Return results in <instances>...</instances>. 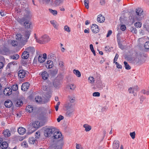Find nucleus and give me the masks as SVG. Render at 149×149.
I'll list each match as a JSON object with an SVG mask.
<instances>
[{
    "label": "nucleus",
    "instance_id": "obj_1",
    "mask_svg": "<svg viewBox=\"0 0 149 149\" xmlns=\"http://www.w3.org/2000/svg\"><path fill=\"white\" fill-rule=\"evenodd\" d=\"M136 19L140 21L144 18L143 10L141 8H138L136 10Z\"/></svg>",
    "mask_w": 149,
    "mask_h": 149
},
{
    "label": "nucleus",
    "instance_id": "obj_8",
    "mask_svg": "<svg viewBox=\"0 0 149 149\" xmlns=\"http://www.w3.org/2000/svg\"><path fill=\"white\" fill-rule=\"evenodd\" d=\"M95 84L96 86L100 89H102L105 86V84L100 79L96 81Z\"/></svg>",
    "mask_w": 149,
    "mask_h": 149
},
{
    "label": "nucleus",
    "instance_id": "obj_3",
    "mask_svg": "<svg viewBox=\"0 0 149 149\" xmlns=\"http://www.w3.org/2000/svg\"><path fill=\"white\" fill-rule=\"evenodd\" d=\"M36 41L40 44H44L48 42L50 40V38L47 35H44L41 37L39 39H38L36 37H35Z\"/></svg>",
    "mask_w": 149,
    "mask_h": 149
},
{
    "label": "nucleus",
    "instance_id": "obj_45",
    "mask_svg": "<svg viewBox=\"0 0 149 149\" xmlns=\"http://www.w3.org/2000/svg\"><path fill=\"white\" fill-rule=\"evenodd\" d=\"M72 106V104L69 103L65 104L64 105L65 107L67 110L71 109V107Z\"/></svg>",
    "mask_w": 149,
    "mask_h": 149
},
{
    "label": "nucleus",
    "instance_id": "obj_56",
    "mask_svg": "<svg viewBox=\"0 0 149 149\" xmlns=\"http://www.w3.org/2000/svg\"><path fill=\"white\" fill-rule=\"evenodd\" d=\"M64 29L65 31L69 32L70 31V28L67 25L65 26L64 27Z\"/></svg>",
    "mask_w": 149,
    "mask_h": 149
},
{
    "label": "nucleus",
    "instance_id": "obj_42",
    "mask_svg": "<svg viewBox=\"0 0 149 149\" xmlns=\"http://www.w3.org/2000/svg\"><path fill=\"white\" fill-rule=\"evenodd\" d=\"M23 104V102L21 100H17L16 103V106L17 107H19Z\"/></svg>",
    "mask_w": 149,
    "mask_h": 149
},
{
    "label": "nucleus",
    "instance_id": "obj_32",
    "mask_svg": "<svg viewBox=\"0 0 149 149\" xmlns=\"http://www.w3.org/2000/svg\"><path fill=\"white\" fill-rule=\"evenodd\" d=\"M17 64L16 63H15L14 62H12L9 63L7 65L6 68L7 69H10L12 68H13L14 66L15 65H16Z\"/></svg>",
    "mask_w": 149,
    "mask_h": 149
},
{
    "label": "nucleus",
    "instance_id": "obj_51",
    "mask_svg": "<svg viewBox=\"0 0 149 149\" xmlns=\"http://www.w3.org/2000/svg\"><path fill=\"white\" fill-rule=\"evenodd\" d=\"M11 44L12 45L14 46H16L18 45V42L17 41L15 40H13L12 41Z\"/></svg>",
    "mask_w": 149,
    "mask_h": 149
},
{
    "label": "nucleus",
    "instance_id": "obj_35",
    "mask_svg": "<svg viewBox=\"0 0 149 149\" xmlns=\"http://www.w3.org/2000/svg\"><path fill=\"white\" fill-rule=\"evenodd\" d=\"M50 22L51 24L53 26L54 28L56 29L58 28V24L54 20H51Z\"/></svg>",
    "mask_w": 149,
    "mask_h": 149
},
{
    "label": "nucleus",
    "instance_id": "obj_40",
    "mask_svg": "<svg viewBox=\"0 0 149 149\" xmlns=\"http://www.w3.org/2000/svg\"><path fill=\"white\" fill-rule=\"evenodd\" d=\"M142 25V23L140 22H137L134 24V25L135 27L137 28H140Z\"/></svg>",
    "mask_w": 149,
    "mask_h": 149
},
{
    "label": "nucleus",
    "instance_id": "obj_9",
    "mask_svg": "<svg viewBox=\"0 0 149 149\" xmlns=\"http://www.w3.org/2000/svg\"><path fill=\"white\" fill-rule=\"evenodd\" d=\"M16 39L20 41L21 45L22 46L25 45H24V41L23 37H22L21 35L19 33H17L16 35Z\"/></svg>",
    "mask_w": 149,
    "mask_h": 149
},
{
    "label": "nucleus",
    "instance_id": "obj_15",
    "mask_svg": "<svg viewBox=\"0 0 149 149\" xmlns=\"http://www.w3.org/2000/svg\"><path fill=\"white\" fill-rule=\"evenodd\" d=\"M53 85L54 87L57 88H58L61 87V82L59 80L56 79L53 83Z\"/></svg>",
    "mask_w": 149,
    "mask_h": 149
},
{
    "label": "nucleus",
    "instance_id": "obj_10",
    "mask_svg": "<svg viewBox=\"0 0 149 149\" xmlns=\"http://www.w3.org/2000/svg\"><path fill=\"white\" fill-rule=\"evenodd\" d=\"M136 57V56L128 55L126 56V58L130 63H134V62H135V60Z\"/></svg>",
    "mask_w": 149,
    "mask_h": 149
},
{
    "label": "nucleus",
    "instance_id": "obj_47",
    "mask_svg": "<svg viewBox=\"0 0 149 149\" xmlns=\"http://www.w3.org/2000/svg\"><path fill=\"white\" fill-rule=\"evenodd\" d=\"M12 90L13 91H16L18 89V86L17 84L13 85L12 87Z\"/></svg>",
    "mask_w": 149,
    "mask_h": 149
},
{
    "label": "nucleus",
    "instance_id": "obj_19",
    "mask_svg": "<svg viewBox=\"0 0 149 149\" xmlns=\"http://www.w3.org/2000/svg\"><path fill=\"white\" fill-rule=\"evenodd\" d=\"M25 50H26L29 54H33L35 51L34 48L32 47H29L27 48Z\"/></svg>",
    "mask_w": 149,
    "mask_h": 149
},
{
    "label": "nucleus",
    "instance_id": "obj_41",
    "mask_svg": "<svg viewBox=\"0 0 149 149\" xmlns=\"http://www.w3.org/2000/svg\"><path fill=\"white\" fill-rule=\"evenodd\" d=\"M95 80L94 78L90 76L88 78V82L91 84H93L94 83Z\"/></svg>",
    "mask_w": 149,
    "mask_h": 149
},
{
    "label": "nucleus",
    "instance_id": "obj_25",
    "mask_svg": "<svg viewBox=\"0 0 149 149\" xmlns=\"http://www.w3.org/2000/svg\"><path fill=\"white\" fill-rule=\"evenodd\" d=\"M5 106L7 108H10L12 105V102L10 100H6L4 103Z\"/></svg>",
    "mask_w": 149,
    "mask_h": 149
},
{
    "label": "nucleus",
    "instance_id": "obj_20",
    "mask_svg": "<svg viewBox=\"0 0 149 149\" xmlns=\"http://www.w3.org/2000/svg\"><path fill=\"white\" fill-rule=\"evenodd\" d=\"M29 53L26 50L24 51L22 54V57L23 59H27L29 56Z\"/></svg>",
    "mask_w": 149,
    "mask_h": 149
},
{
    "label": "nucleus",
    "instance_id": "obj_37",
    "mask_svg": "<svg viewBox=\"0 0 149 149\" xmlns=\"http://www.w3.org/2000/svg\"><path fill=\"white\" fill-rule=\"evenodd\" d=\"M33 110V107L31 105H29L26 107V110L29 112H32Z\"/></svg>",
    "mask_w": 149,
    "mask_h": 149
},
{
    "label": "nucleus",
    "instance_id": "obj_4",
    "mask_svg": "<svg viewBox=\"0 0 149 149\" xmlns=\"http://www.w3.org/2000/svg\"><path fill=\"white\" fill-rule=\"evenodd\" d=\"M62 134L61 133L57 131L55 128V131L51 139L52 140L57 139L60 138Z\"/></svg>",
    "mask_w": 149,
    "mask_h": 149
},
{
    "label": "nucleus",
    "instance_id": "obj_31",
    "mask_svg": "<svg viewBox=\"0 0 149 149\" xmlns=\"http://www.w3.org/2000/svg\"><path fill=\"white\" fill-rule=\"evenodd\" d=\"M83 127L85 129V130L86 132L90 131L91 129V127L87 124H85L83 125Z\"/></svg>",
    "mask_w": 149,
    "mask_h": 149
},
{
    "label": "nucleus",
    "instance_id": "obj_7",
    "mask_svg": "<svg viewBox=\"0 0 149 149\" xmlns=\"http://www.w3.org/2000/svg\"><path fill=\"white\" fill-rule=\"evenodd\" d=\"M138 89L137 86H136L129 88L128 90L130 93H133L134 95L135 96L136 95V93L138 91Z\"/></svg>",
    "mask_w": 149,
    "mask_h": 149
},
{
    "label": "nucleus",
    "instance_id": "obj_62",
    "mask_svg": "<svg viewBox=\"0 0 149 149\" xmlns=\"http://www.w3.org/2000/svg\"><path fill=\"white\" fill-rule=\"evenodd\" d=\"M63 119V117L61 115H60L58 118H57V121L59 122L61 120Z\"/></svg>",
    "mask_w": 149,
    "mask_h": 149
},
{
    "label": "nucleus",
    "instance_id": "obj_52",
    "mask_svg": "<svg viewBox=\"0 0 149 149\" xmlns=\"http://www.w3.org/2000/svg\"><path fill=\"white\" fill-rule=\"evenodd\" d=\"M139 60L140 61H142V62L141 63H139V64H141L143 63L145 61V60L144 59V57L143 56V55H139Z\"/></svg>",
    "mask_w": 149,
    "mask_h": 149
},
{
    "label": "nucleus",
    "instance_id": "obj_34",
    "mask_svg": "<svg viewBox=\"0 0 149 149\" xmlns=\"http://www.w3.org/2000/svg\"><path fill=\"white\" fill-rule=\"evenodd\" d=\"M73 72L77 77H80L81 76L80 72L78 70H74Z\"/></svg>",
    "mask_w": 149,
    "mask_h": 149
},
{
    "label": "nucleus",
    "instance_id": "obj_26",
    "mask_svg": "<svg viewBox=\"0 0 149 149\" xmlns=\"http://www.w3.org/2000/svg\"><path fill=\"white\" fill-rule=\"evenodd\" d=\"M41 74L43 79L46 80L48 78V74L46 71H44L42 72Z\"/></svg>",
    "mask_w": 149,
    "mask_h": 149
},
{
    "label": "nucleus",
    "instance_id": "obj_50",
    "mask_svg": "<svg viewBox=\"0 0 149 149\" xmlns=\"http://www.w3.org/2000/svg\"><path fill=\"white\" fill-rule=\"evenodd\" d=\"M11 57L13 59L17 60L19 58V56L18 54H16L13 55Z\"/></svg>",
    "mask_w": 149,
    "mask_h": 149
},
{
    "label": "nucleus",
    "instance_id": "obj_28",
    "mask_svg": "<svg viewBox=\"0 0 149 149\" xmlns=\"http://www.w3.org/2000/svg\"><path fill=\"white\" fill-rule=\"evenodd\" d=\"M67 110V111L66 114L67 116H70L73 114V112L74 110L73 108Z\"/></svg>",
    "mask_w": 149,
    "mask_h": 149
},
{
    "label": "nucleus",
    "instance_id": "obj_61",
    "mask_svg": "<svg viewBox=\"0 0 149 149\" xmlns=\"http://www.w3.org/2000/svg\"><path fill=\"white\" fill-rule=\"evenodd\" d=\"M93 95L94 97H99L100 95V94L98 92H95L93 93Z\"/></svg>",
    "mask_w": 149,
    "mask_h": 149
},
{
    "label": "nucleus",
    "instance_id": "obj_29",
    "mask_svg": "<svg viewBox=\"0 0 149 149\" xmlns=\"http://www.w3.org/2000/svg\"><path fill=\"white\" fill-rule=\"evenodd\" d=\"M3 134L4 136L6 137H9L10 135V131L8 130L7 129L3 131Z\"/></svg>",
    "mask_w": 149,
    "mask_h": 149
},
{
    "label": "nucleus",
    "instance_id": "obj_22",
    "mask_svg": "<svg viewBox=\"0 0 149 149\" xmlns=\"http://www.w3.org/2000/svg\"><path fill=\"white\" fill-rule=\"evenodd\" d=\"M36 140L34 137H30L29 139V142L30 144L34 145L36 143Z\"/></svg>",
    "mask_w": 149,
    "mask_h": 149
},
{
    "label": "nucleus",
    "instance_id": "obj_64",
    "mask_svg": "<svg viewBox=\"0 0 149 149\" xmlns=\"http://www.w3.org/2000/svg\"><path fill=\"white\" fill-rule=\"evenodd\" d=\"M6 13L5 12H4L3 10H1L0 12V15L2 16H4L6 15Z\"/></svg>",
    "mask_w": 149,
    "mask_h": 149
},
{
    "label": "nucleus",
    "instance_id": "obj_48",
    "mask_svg": "<svg viewBox=\"0 0 149 149\" xmlns=\"http://www.w3.org/2000/svg\"><path fill=\"white\" fill-rule=\"evenodd\" d=\"M21 146L24 148H27L28 147V144L26 141H23L21 143Z\"/></svg>",
    "mask_w": 149,
    "mask_h": 149
},
{
    "label": "nucleus",
    "instance_id": "obj_39",
    "mask_svg": "<svg viewBox=\"0 0 149 149\" xmlns=\"http://www.w3.org/2000/svg\"><path fill=\"white\" fill-rule=\"evenodd\" d=\"M49 12L53 14L55 16L57 14V12L56 10H53L52 9H49Z\"/></svg>",
    "mask_w": 149,
    "mask_h": 149
},
{
    "label": "nucleus",
    "instance_id": "obj_24",
    "mask_svg": "<svg viewBox=\"0 0 149 149\" xmlns=\"http://www.w3.org/2000/svg\"><path fill=\"white\" fill-rule=\"evenodd\" d=\"M119 146V142L118 141H115L113 143V149H118Z\"/></svg>",
    "mask_w": 149,
    "mask_h": 149
},
{
    "label": "nucleus",
    "instance_id": "obj_12",
    "mask_svg": "<svg viewBox=\"0 0 149 149\" xmlns=\"http://www.w3.org/2000/svg\"><path fill=\"white\" fill-rule=\"evenodd\" d=\"M47 58V54L44 53L43 55H39L38 57V61L40 63L44 62Z\"/></svg>",
    "mask_w": 149,
    "mask_h": 149
},
{
    "label": "nucleus",
    "instance_id": "obj_2",
    "mask_svg": "<svg viewBox=\"0 0 149 149\" xmlns=\"http://www.w3.org/2000/svg\"><path fill=\"white\" fill-rule=\"evenodd\" d=\"M55 128L51 127L45 129L44 132V135L46 137L51 138L55 131Z\"/></svg>",
    "mask_w": 149,
    "mask_h": 149
},
{
    "label": "nucleus",
    "instance_id": "obj_46",
    "mask_svg": "<svg viewBox=\"0 0 149 149\" xmlns=\"http://www.w3.org/2000/svg\"><path fill=\"white\" fill-rule=\"evenodd\" d=\"M124 63L125 65V68L127 70H130L131 69V67L128 64V63L126 61L124 62Z\"/></svg>",
    "mask_w": 149,
    "mask_h": 149
},
{
    "label": "nucleus",
    "instance_id": "obj_43",
    "mask_svg": "<svg viewBox=\"0 0 149 149\" xmlns=\"http://www.w3.org/2000/svg\"><path fill=\"white\" fill-rule=\"evenodd\" d=\"M143 27L147 31L149 32V23H145L143 24Z\"/></svg>",
    "mask_w": 149,
    "mask_h": 149
},
{
    "label": "nucleus",
    "instance_id": "obj_23",
    "mask_svg": "<svg viewBox=\"0 0 149 149\" xmlns=\"http://www.w3.org/2000/svg\"><path fill=\"white\" fill-rule=\"evenodd\" d=\"M35 100L37 103L41 104L43 103L42 99L40 96H36L35 98Z\"/></svg>",
    "mask_w": 149,
    "mask_h": 149
},
{
    "label": "nucleus",
    "instance_id": "obj_5",
    "mask_svg": "<svg viewBox=\"0 0 149 149\" xmlns=\"http://www.w3.org/2000/svg\"><path fill=\"white\" fill-rule=\"evenodd\" d=\"M28 74V72L23 70H21L18 71V75L19 77L23 78L27 76Z\"/></svg>",
    "mask_w": 149,
    "mask_h": 149
},
{
    "label": "nucleus",
    "instance_id": "obj_13",
    "mask_svg": "<svg viewBox=\"0 0 149 149\" xmlns=\"http://www.w3.org/2000/svg\"><path fill=\"white\" fill-rule=\"evenodd\" d=\"M12 89L10 88H6L4 89L3 93L5 95H9L12 94Z\"/></svg>",
    "mask_w": 149,
    "mask_h": 149
},
{
    "label": "nucleus",
    "instance_id": "obj_63",
    "mask_svg": "<svg viewBox=\"0 0 149 149\" xmlns=\"http://www.w3.org/2000/svg\"><path fill=\"white\" fill-rule=\"evenodd\" d=\"M130 135L132 139H134L135 137V133L134 132H131Z\"/></svg>",
    "mask_w": 149,
    "mask_h": 149
},
{
    "label": "nucleus",
    "instance_id": "obj_36",
    "mask_svg": "<svg viewBox=\"0 0 149 149\" xmlns=\"http://www.w3.org/2000/svg\"><path fill=\"white\" fill-rule=\"evenodd\" d=\"M139 55L137 56H136V57L135 58V62H134V63L135 64H139V63H141L142 61H140L139 60Z\"/></svg>",
    "mask_w": 149,
    "mask_h": 149
},
{
    "label": "nucleus",
    "instance_id": "obj_53",
    "mask_svg": "<svg viewBox=\"0 0 149 149\" xmlns=\"http://www.w3.org/2000/svg\"><path fill=\"white\" fill-rule=\"evenodd\" d=\"M84 3L86 8L87 9L88 8V0H84Z\"/></svg>",
    "mask_w": 149,
    "mask_h": 149
},
{
    "label": "nucleus",
    "instance_id": "obj_30",
    "mask_svg": "<svg viewBox=\"0 0 149 149\" xmlns=\"http://www.w3.org/2000/svg\"><path fill=\"white\" fill-rule=\"evenodd\" d=\"M27 19H26L25 17H24L21 18H18L17 19V21L21 24H24V23L25 22Z\"/></svg>",
    "mask_w": 149,
    "mask_h": 149
},
{
    "label": "nucleus",
    "instance_id": "obj_21",
    "mask_svg": "<svg viewBox=\"0 0 149 149\" xmlns=\"http://www.w3.org/2000/svg\"><path fill=\"white\" fill-rule=\"evenodd\" d=\"M17 131L18 133L21 135L24 134L26 132L25 129L22 127H19Z\"/></svg>",
    "mask_w": 149,
    "mask_h": 149
},
{
    "label": "nucleus",
    "instance_id": "obj_27",
    "mask_svg": "<svg viewBox=\"0 0 149 149\" xmlns=\"http://www.w3.org/2000/svg\"><path fill=\"white\" fill-rule=\"evenodd\" d=\"M68 98L69 101L71 103H73L75 102V98L73 95H68Z\"/></svg>",
    "mask_w": 149,
    "mask_h": 149
},
{
    "label": "nucleus",
    "instance_id": "obj_6",
    "mask_svg": "<svg viewBox=\"0 0 149 149\" xmlns=\"http://www.w3.org/2000/svg\"><path fill=\"white\" fill-rule=\"evenodd\" d=\"M31 33V31L27 30L25 31L24 38V45H25L27 42L28 39L29 38Z\"/></svg>",
    "mask_w": 149,
    "mask_h": 149
},
{
    "label": "nucleus",
    "instance_id": "obj_57",
    "mask_svg": "<svg viewBox=\"0 0 149 149\" xmlns=\"http://www.w3.org/2000/svg\"><path fill=\"white\" fill-rule=\"evenodd\" d=\"M40 133L39 132H36L35 135V137L36 139H38L40 137Z\"/></svg>",
    "mask_w": 149,
    "mask_h": 149
},
{
    "label": "nucleus",
    "instance_id": "obj_54",
    "mask_svg": "<svg viewBox=\"0 0 149 149\" xmlns=\"http://www.w3.org/2000/svg\"><path fill=\"white\" fill-rule=\"evenodd\" d=\"M144 47L146 49H149V42H146L145 43Z\"/></svg>",
    "mask_w": 149,
    "mask_h": 149
},
{
    "label": "nucleus",
    "instance_id": "obj_49",
    "mask_svg": "<svg viewBox=\"0 0 149 149\" xmlns=\"http://www.w3.org/2000/svg\"><path fill=\"white\" fill-rule=\"evenodd\" d=\"M130 30L132 33H137V30L136 28L134 27H131L130 28Z\"/></svg>",
    "mask_w": 149,
    "mask_h": 149
},
{
    "label": "nucleus",
    "instance_id": "obj_55",
    "mask_svg": "<svg viewBox=\"0 0 149 149\" xmlns=\"http://www.w3.org/2000/svg\"><path fill=\"white\" fill-rule=\"evenodd\" d=\"M76 149H84L83 147L80 144H76Z\"/></svg>",
    "mask_w": 149,
    "mask_h": 149
},
{
    "label": "nucleus",
    "instance_id": "obj_59",
    "mask_svg": "<svg viewBox=\"0 0 149 149\" xmlns=\"http://www.w3.org/2000/svg\"><path fill=\"white\" fill-rule=\"evenodd\" d=\"M118 44L120 48L123 49L124 48V46L122 45L120 41H118Z\"/></svg>",
    "mask_w": 149,
    "mask_h": 149
},
{
    "label": "nucleus",
    "instance_id": "obj_16",
    "mask_svg": "<svg viewBox=\"0 0 149 149\" xmlns=\"http://www.w3.org/2000/svg\"><path fill=\"white\" fill-rule=\"evenodd\" d=\"M40 126V123L39 121H35L33 123L32 125L31 129H32V131H34L37 128H38Z\"/></svg>",
    "mask_w": 149,
    "mask_h": 149
},
{
    "label": "nucleus",
    "instance_id": "obj_17",
    "mask_svg": "<svg viewBox=\"0 0 149 149\" xmlns=\"http://www.w3.org/2000/svg\"><path fill=\"white\" fill-rule=\"evenodd\" d=\"M105 19V17L102 14L98 15L97 18V21L99 23L103 22Z\"/></svg>",
    "mask_w": 149,
    "mask_h": 149
},
{
    "label": "nucleus",
    "instance_id": "obj_11",
    "mask_svg": "<svg viewBox=\"0 0 149 149\" xmlns=\"http://www.w3.org/2000/svg\"><path fill=\"white\" fill-rule=\"evenodd\" d=\"M91 29L95 33H97L99 31V29L98 26L96 24H93L91 26Z\"/></svg>",
    "mask_w": 149,
    "mask_h": 149
},
{
    "label": "nucleus",
    "instance_id": "obj_38",
    "mask_svg": "<svg viewBox=\"0 0 149 149\" xmlns=\"http://www.w3.org/2000/svg\"><path fill=\"white\" fill-rule=\"evenodd\" d=\"M31 23L29 21H28L24 23V26H25L26 28H30V25Z\"/></svg>",
    "mask_w": 149,
    "mask_h": 149
},
{
    "label": "nucleus",
    "instance_id": "obj_14",
    "mask_svg": "<svg viewBox=\"0 0 149 149\" xmlns=\"http://www.w3.org/2000/svg\"><path fill=\"white\" fill-rule=\"evenodd\" d=\"M30 84L29 83L26 82L23 83L21 86V89L23 91H26L29 88Z\"/></svg>",
    "mask_w": 149,
    "mask_h": 149
},
{
    "label": "nucleus",
    "instance_id": "obj_60",
    "mask_svg": "<svg viewBox=\"0 0 149 149\" xmlns=\"http://www.w3.org/2000/svg\"><path fill=\"white\" fill-rule=\"evenodd\" d=\"M141 92L142 93L144 94H146L147 95H149V90L148 91H146L145 90H143L141 91Z\"/></svg>",
    "mask_w": 149,
    "mask_h": 149
},
{
    "label": "nucleus",
    "instance_id": "obj_18",
    "mask_svg": "<svg viewBox=\"0 0 149 149\" xmlns=\"http://www.w3.org/2000/svg\"><path fill=\"white\" fill-rule=\"evenodd\" d=\"M53 62L51 60H48L47 61L45 64L46 67L47 68H51L53 66Z\"/></svg>",
    "mask_w": 149,
    "mask_h": 149
},
{
    "label": "nucleus",
    "instance_id": "obj_33",
    "mask_svg": "<svg viewBox=\"0 0 149 149\" xmlns=\"http://www.w3.org/2000/svg\"><path fill=\"white\" fill-rule=\"evenodd\" d=\"M8 146V143L6 141H4L2 143L0 147L1 148L3 149H5L7 148Z\"/></svg>",
    "mask_w": 149,
    "mask_h": 149
},
{
    "label": "nucleus",
    "instance_id": "obj_58",
    "mask_svg": "<svg viewBox=\"0 0 149 149\" xmlns=\"http://www.w3.org/2000/svg\"><path fill=\"white\" fill-rule=\"evenodd\" d=\"M68 87L71 90H74L75 88V86L74 84H71L69 85Z\"/></svg>",
    "mask_w": 149,
    "mask_h": 149
},
{
    "label": "nucleus",
    "instance_id": "obj_44",
    "mask_svg": "<svg viewBox=\"0 0 149 149\" xmlns=\"http://www.w3.org/2000/svg\"><path fill=\"white\" fill-rule=\"evenodd\" d=\"M90 48L91 51L92 52L94 55V56H95L96 53L95 52V51L94 49L93 45L92 44H90Z\"/></svg>",
    "mask_w": 149,
    "mask_h": 149
}]
</instances>
